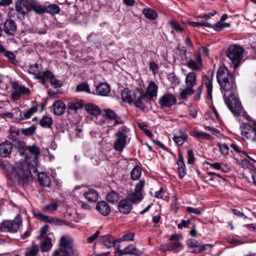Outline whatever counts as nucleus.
I'll return each instance as SVG.
<instances>
[{
    "label": "nucleus",
    "mask_w": 256,
    "mask_h": 256,
    "mask_svg": "<svg viewBox=\"0 0 256 256\" xmlns=\"http://www.w3.org/2000/svg\"><path fill=\"white\" fill-rule=\"evenodd\" d=\"M170 24L172 26V28L177 32H182L184 28L176 20H172L170 22Z\"/></svg>",
    "instance_id": "nucleus-52"
},
{
    "label": "nucleus",
    "mask_w": 256,
    "mask_h": 256,
    "mask_svg": "<svg viewBox=\"0 0 256 256\" xmlns=\"http://www.w3.org/2000/svg\"><path fill=\"white\" fill-rule=\"evenodd\" d=\"M190 25L194 27H198L199 26H205L208 28H212V25L208 22H190Z\"/></svg>",
    "instance_id": "nucleus-55"
},
{
    "label": "nucleus",
    "mask_w": 256,
    "mask_h": 256,
    "mask_svg": "<svg viewBox=\"0 0 256 256\" xmlns=\"http://www.w3.org/2000/svg\"><path fill=\"white\" fill-rule=\"evenodd\" d=\"M190 135L198 139L212 140V137L209 134L198 130H193L190 132Z\"/></svg>",
    "instance_id": "nucleus-32"
},
{
    "label": "nucleus",
    "mask_w": 256,
    "mask_h": 256,
    "mask_svg": "<svg viewBox=\"0 0 256 256\" xmlns=\"http://www.w3.org/2000/svg\"><path fill=\"white\" fill-rule=\"evenodd\" d=\"M186 211L189 213H192L198 215L202 214V212L198 208L188 206L186 208Z\"/></svg>",
    "instance_id": "nucleus-62"
},
{
    "label": "nucleus",
    "mask_w": 256,
    "mask_h": 256,
    "mask_svg": "<svg viewBox=\"0 0 256 256\" xmlns=\"http://www.w3.org/2000/svg\"><path fill=\"white\" fill-rule=\"evenodd\" d=\"M187 155L188 157V164H193L195 160L193 151L191 150H188Z\"/></svg>",
    "instance_id": "nucleus-61"
},
{
    "label": "nucleus",
    "mask_w": 256,
    "mask_h": 256,
    "mask_svg": "<svg viewBox=\"0 0 256 256\" xmlns=\"http://www.w3.org/2000/svg\"><path fill=\"white\" fill-rule=\"evenodd\" d=\"M134 236V233L133 232H130L128 234H124L120 238V241H128L133 240V238Z\"/></svg>",
    "instance_id": "nucleus-59"
},
{
    "label": "nucleus",
    "mask_w": 256,
    "mask_h": 256,
    "mask_svg": "<svg viewBox=\"0 0 256 256\" xmlns=\"http://www.w3.org/2000/svg\"><path fill=\"white\" fill-rule=\"evenodd\" d=\"M217 146L222 154L226 156L228 154L229 148L226 144L219 142L218 143Z\"/></svg>",
    "instance_id": "nucleus-50"
},
{
    "label": "nucleus",
    "mask_w": 256,
    "mask_h": 256,
    "mask_svg": "<svg viewBox=\"0 0 256 256\" xmlns=\"http://www.w3.org/2000/svg\"><path fill=\"white\" fill-rule=\"evenodd\" d=\"M186 86L193 88L197 84V75L194 72H188L186 75L184 80Z\"/></svg>",
    "instance_id": "nucleus-22"
},
{
    "label": "nucleus",
    "mask_w": 256,
    "mask_h": 256,
    "mask_svg": "<svg viewBox=\"0 0 256 256\" xmlns=\"http://www.w3.org/2000/svg\"><path fill=\"white\" fill-rule=\"evenodd\" d=\"M130 132L129 128L126 126H122L114 134L115 140L114 143V148L116 150L122 151L126 144V139Z\"/></svg>",
    "instance_id": "nucleus-4"
},
{
    "label": "nucleus",
    "mask_w": 256,
    "mask_h": 256,
    "mask_svg": "<svg viewBox=\"0 0 256 256\" xmlns=\"http://www.w3.org/2000/svg\"><path fill=\"white\" fill-rule=\"evenodd\" d=\"M194 92V90L193 88L186 86V88L180 94V98L183 100L186 99L189 96L192 95Z\"/></svg>",
    "instance_id": "nucleus-44"
},
{
    "label": "nucleus",
    "mask_w": 256,
    "mask_h": 256,
    "mask_svg": "<svg viewBox=\"0 0 256 256\" xmlns=\"http://www.w3.org/2000/svg\"><path fill=\"white\" fill-rule=\"evenodd\" d=\"M95 116L98 117L102 116L105 120H114V126L116 124H121L124 123L122 119L118 116L116 113H92Z\"/></svg>",
    "instance_id": "nucleus-16"
},
{
    "label": "nucleus",
    "mask_w": 256,
    "mask_h": 256,
    "mask_svg": "<svg viewBox=\"0 0 256 256\" xmlns=\"http://www.w3.org/2000/svg\"><path fill=\"white\" fill-rule=\"evenodd\" d=\"M26 162L20 160L12 164L8 162H0V168L4 170L8 180L11 184L24 185L28 182L32 176L30 167L36 170L38 166V156L40 154V148L36 145L26 148Z\"/></svg>",
    "instance_id": "nucleus-1"
},
{
    "label": "nucleus",
    "mask_w": 256,
    "mask_h": 256,
    "mask_svg": "<svg viewBox=\"0 0 256 256\" xmlns=\"http://www.w3.org/2000/svg\"><path fill=\"white\" fill-rule=\"evenodd\" d=\"M190 224V220H182V222L178 225V227L180 229H182L184 228H186Z\"/></svg>",
    "instance_id": "nucleus-63"
},
{
    "label": "nucleus",
    "mask_w": 256,
    "mask_h": 256,
    "mask_svg": "<svg viewBox=\"0 0 256 256\" xmlns=\"http://www.w3.org/2000/svg\"><path fill=\"white\" fill-rule=\"evenodd\" d=\"M181 246V243L178 241L172 242L164 244L162 246V248L164 251H168L174 250Z\"/></svg>",
    "instance_id": "nucleus-33"
},
{
    "label": "nucleus",
    "mask_w": 256,
    "mask_h": 256,
    "mask_svg": "<svg viewBox=\"0 0 256 256\" xmlns=\"http://www.w3.org/2000/svg\"><path fill=\"white\" fill-rule=\"evenodd\" d=\"M52 124V118L45 116L40 120V124L42 127L50 128Z\"/></svg>",
    "instance_id": "nucleus-42"
},
{
    "label": "nucleus",
    "mask_w": 256,
    "mask_h": 256,
    "mask_svg": "<svg viewBox=\"0 0 256 256\" xmlns=\"http://www.w3.org/2000/svg\"><path fill=\"white\" fill-rule=\"evenodd\" d=\"M85 198L90 202H94L98 200V192L93 189H90L84 194Z\"/></svg>",
    "instance_id": "nucleus-28"
},
{
    "label": "nucleus",
    "mask_w": 256,
    "mask_h": 256,
    "mask_svg": "<svg viewBox=\"0 0 256 256\" xmlns=\"http://www.w3.org/2000/svg\"><path fill=\"white\" fill-rule=\"evenodd\" d=\"M77 92H84L87 93H90V90L89 86L86 82H82L76 86Z\"/></svg>",
    "instance_id": "nucleus-49"
},
{
    "label": "nucleus",
    "mask_w": 256,
    "mask_h": 256,
    "mask_svg": "<svg viewBox=\"0 0 256 256\" xmlns=\"http://www.w3.org/2000/svg\"><path fill=\"white\" fill-rule=\"evenodd\" d=\"M186 244L190 248L192 249L190 252L194 254L200 253L208 248H212V245L210 244H201L198 240L192 238L186 241Z\"/></svg>",
    "instance_id": "nucleus-9"
},
{
    "label": "nucleus",
    "mask_w": 256,
    "mask_h": 256,
    "mask_svg": "<svg viewBox=\"0 0 256 256\" xmlns=\"http://www.w3.org/2000/svg\"><path fill=\"white\" fill-rule=\"evenodd\" d=\"M216 78L222 92H224L225 102L230 110L231 112H242L244 108L240 100L234 96L236 85L228 68L223 66L219 68Z\"/></svg>",
    "instance_id": "nucleus-2"
},
{
    "label": "nucleus",
    "mask_w": 256,
    "mask_h": 256,
    "mask_svg": "<svg viewBox=\"0 0 256 256\" xmlns=\"http://www.w3.org/2000/svg\"><path fill=\"white\" fill-rule=\"evenodd\" d=\"M100 240L101 243L108 248H110L114 246L116 241L114 238L109 234L100 236Z\"/></svg>",
    "instance_id": "nucleus-26"
},
{
    "label": "nucleus",
    "mask_w": 256,
    "mask_h": 256,
    "mask_svg": "<svg viewBox=\"0 0 256 256\" xmlns=\"http://www.w3.org/2000/svg\"><path fill=\"white\" fill-rule=\"evenodd\" d=\"M31 3L28 0H18L15 3L16 10L18 12L24 16L31 10Z\"/></svg>",
    "instance_id": "nucleus-11"
},
{
    "label": "nucleus",
    "mask_w": 256,
    "mask_h": 256,
    "mask_svg": "<svg viewBox=\"0 0 256 256\" xmlns=\"http://www.w3.org/2000/svg\"><path fill=\"white\" fill-rule=\"evenodd\" d=\"M36 130V127L34 126H32L26 128L22 129V133L26 136H30L34 134Z\"/></svg>",
    "instance_id": "nucleus-51"
},
{
    "label": "nucleus",
    "mask_w": 256,
    "mask_h": 256,
    "mask_svg": "<svg viewBox=\"0 0 256 256\" xmlns=\"http://www.w3.org/2000/svg\"><path fill=\"white\" fill-rule=\"evenodd\" d=\"M52 240L48 237H45L43 241L41 242L40 248L44 252H48L52 248Z\"/></svg>",
    "instance_id": "nucleus-36"
},
{
    "label": "nucleus",
    "mask_w": 256,
    "mask_h": 256,
    "mask_svg": "<svg viewBox=\"0 0 256 256\" xmlns=\"http://www.w3.org/2000/svg\"><path fill=\"white\" fill-rule=\"evenodd\" d=\"M59 246V248L54 251L52 256H70L74 254L70 237L65 236H62Z\"/></svg>",
    "instance_id": "nucleus-5"
},
{
    "label": "nucleus",
    "mask_w": 256,
    "mask_h": 256,
    "mask_svg": "<svg viewBox=\"0 0 256 256\" xmlns=\"http://www.w3.org/2000/svg\"><path fill=\"white\" fill-rule=\"evenodd\" d=\"M212 168L216 170H220L224 172H228L230 170V168H227L224 164H220L218 162L210 163L206 162Z\"/></svg>",
    "instance_id": "nucleus-40"
},
{
    "label": "nucleus",
    "mask_w": 256,
    "mask_h": 256,
    "mask_svg": "<svg viewBox=\"0 0 256 256\" xmlns=\"http://www.w3.org/2000/svg\"><path fill=\"white\" fill-rule=\"evenodd\" d=\"M84 110L87 112H101V110L98 106L91 103L85 105Z\"/></svg>",
    "instance_id": "nucleus-47"
},
{
    "label": "nucleus",
    "mask_w": 256,
    "mask_h": 256,
    "mask_svg": "<svg viewBox=\"0 0 256 256\" xmlns=\"http://www.w3.org/2000/svg\"><path fill=\"white\" fill-rule=\"evenodd\" d=\"M84 106L83 102L82 100H75L68 102V107L69 110L76 112L82 108Z\"/></svg>",
    "instance_id": "nucleus-29"
},
{
    "label": "nucleus",
    "mask_w": 256,
    "mask_h": 256,
    "mask_svg": "<svg viewBox=\"0 0 256 256\" xmlns=\"http://www.w3.org/2000/svg\"><path fill=\"white\" fill-rule=\"evenodd\" d=\"M3 54L8 58L11 63L14 64L16 56L13 52L6 50Z\"/></svg>",
    "instance_id": "nucleus-57"
},
{
    "label": "nucleus",
    "mask_w": 256,
    "mask_h": 256,
    "mask_svg": "<svg viewBox=\"0 0 256 256\" xmlns=\"http://www.w3.org/2000/svg\"><path fill=\"white\" fill-rule=\"evenodd\" d=\"M28 72L30 74H34V78L36 79V76H38V75L40 74L38 64H36L30 66L28 69Z\"/></svg>",
    "instance_id": "nucleus-48"
},
{
    "label": "nucleus",
    "mask_w": 256,
    "mask_h": 256,
    "mask_svg": "<svg viewBox=\"0 0 256 256\" xmlns=\"http://www.w3.org/2000/svg\"><path fill=\"white\" fill-rule=\"evenodd\" d=\"M143 14L146 18L150 20H154L158 16L157 12L150 8L144 9Z\"/></svg>",
    "instance_id": "nucleus-45"
},
{
    "label": "nucleus",
    "mask_w": 256,
    "mask_h": 256,
    "mask_svg": "<svg viewBox=\"0 0 256 256\" xmlns=\"http://www.w3.org/2000/svg\"><path fill=\"white\" fill-rule=\"evenodd\" d=\"M46 13L50 14H58L60 12V8L56 4H50L47 6H45Z\"/></svg>",
    "instance_id": "nucleus-34"
},
{
    "label": "nucleus",
    "mask_w": 256,
    "mask_h": 256,
    "mask_svg": "<svg viewBox=\"0 0 256 256\" xmlns=\"http://www.w3.org/2000/svg\"><path fill=\"white\" fill-rule=\"evenodd\" d=\"M33 113H0V116L6 120H10L12 122H20L24 119L30 118Z\"/></svg>",
    "instance_id": "nucleus-10"
},
{
    "label": "nucleus",
    "mask_w": 256,
    "mask_h": 256,
    "mask_svg": "<svg viewBox=\"0 0 256 256\" xmlns=\"http://www.w3.org/2000/svg\"><path fill=\"white\" fill-rule=\"evenodd\" d=\"M127 251H128V254H134L136 256H140L142 252L137 248L134 246L132 244H130L126 247Z\"/></svg>",
    "instance_id": "nucleus-46"
},
{
    "label": "nucleus",
    "mask_w": 256,
    "mask_h": 256,
    "mask_svg": "<svg viewBox=\"0 0 256 256\" xmlns=\"http://www.w3.org/2000/svg\"><path fill=\"white\" fill-rule=\"evenodd\" d=\"M106 199L110 203H117L120 200L119 194L113 190L110 192L106 196Z\"/></svg>",
    "instance_id": "nucleus-35"
},
{
    "label": "nucleus",
    "mask_w": 256,
    "mask_h": 256,
    "mask_svg": "<svg viewBox=\"0 0 256 256\" xmlns=\"http://www.w3.org/2000/svg\"><path fill=\"white\" fill-rule=\"evenodd\" d=\"M100 232L98 230L96 231L93 235L89 237L87 240L89 243L92 242L94 240H96L98 236L100 234Z\"/></svg>",
    "instance_id": "nucleus-64"
},
{
    "label": "nucleus",
    "mask_w": 256,
    "mask_h": 256,
    "mask_svg": "<svg viewBox=\"0 0 256 256\" xmlns=\"http://www.w3.org/2000/svg\"><path fill=\"white\" fill-rule=\"evenodd\" d=\"M121 96L123 102L128 103L132 102L133 99L132 96V92L128 89L123 90L122 91Z\"/></svg>",
    "instance_id": "nucleus-38"
},
{
    "label": "nucleus",
    "mask_w": 256,
    "mask_h": 256,
    "mask_svg": "<svg viewBox=\"0 0 256 256\" xmlns=\"http://www.w3.org/2000/svg\"><path fill=\"white\" fill-rule=\"evenodd\" d=\"M45 6H43L38 2H33L31 3V10L38 14H42L46 13Z\"/></svg>",
    "instance_id": "nucleus-30"
},
{
    "label": "nucleus",
    "mask_w": 256,
    "mask_h": 256,
    "mask_svg": "<svg viewBox=\"0 0 256 256\" xmlns=\"http://www.w3.org/2000/svg\"><path fill=\"white\" fill-rule=\"evenodd\" d=\"M110 91V86L106 83H101L96 88L97 94L102 96H108Z\"/></svg>",
    "instance_id": "nucleus-25"
},
{
    "label": "nucleus",
    "mask_w": 256,
    "mask_h": 256,
    "mask_svg": "<svg viewBox=\"0 0 256 256\" xmlns=\"http://www.w3.org/2000/svg\"><path fill=\"white\" fill-rule=\"evenodd\" d=\"M142 194L140 193L134 192L130 194L128 196V198L130 201L132 203H136L140 202L142 199Z\"/></svg>",
    "instance_id": "nucleus-43"
},
{
    "label": "nucleus",
    "mask_w": 256,
    "mask_h": 256,
    "mask_svg": "<svg viewBox=\"0 0 256 256\" xmlns=\"http://www.w3.org/2000/svg\"><path fill=\"white\" fill-rule=\"evenodd\" d=\"M195 60H190L186 62V66L194 71L201 70L203 68L202 61L200 53H196Z\"/></svg>",
    "instance_id": "nucleus-13"
},
{
    "label": "nucleus",
    "mask_w": 256,
    "mask_h": 256,
    "mask_svg": "<svg viewBox=\"0 0 256 256\" xmlns=\"http://www.w3.org/2000/svg\"><path fill=\"white\" fill-rule=\"evenodd\" d=\"M145 185V181L144 180H140L135 186L134 192L142 194V189Z\"/></svg>",
    "instance_id": "nucleus-56"
},
{
    "label": "nucleus",
    "mask_w": 256,
    "mask_h": 256,
    "mask_svg": "<svg viewBox=\"0 0 256 256\" xmlns=\"http://www.w3.org/2000/svg\"><path fill=\"white\" fill-rule=\"evenodd\" d=\"M53 74L52 72L47 70L44 71L42 74L40 72L38 76H36V79L40 80V83L44 85L46 80L50 79L53 77Z\"/></svg>",
    "instance_id": "nucleus-31"
},
{
    "label": "nucleus",
    "mask_w": 256,
    "mask_h": 256,
    "mask_svg": "<svg viewBox=\"0 0 256 256\" xmlns=\"http://www.w3.org/2000/svg\"><path fill=\"white\" fill-rule=\"evenodd\" d=\"M22 224V219L20 215L17 216L13 220H4L0 226V231L4 230L10 232H16Z\"/></svg>",
    "instance_id": "nucleus-7"
},
{
    "label": "nucleus",
    "mask_w": 256,
    "mask_h": 256,
    "mask_svg": "<svg viewBox=\"0 0 256 256\" xmlns=\"http://www.w3.org/2000/svg\"><path fill=\"white\" fill-rule=\"evenodd\" d=\"M96 209L100 214L104 216H108L111 211L109 204L104 200L98 202Z\"/></svg>",
    "instance_id": "nucleus-20"
},
{
    "label": "nucleus",
    "mask_w": 256,
    "mask_h": 256,
    "mask_svg": "<svg viewBox=\"0 0 256 256\" xmlns=\"http://www.w3.org/2000/svg\"><path fill=\"white\" fill-rule=\"evenodd\" d=\"M173 136L172 140L178 146H182L184 144V142L187 140L186 139L184 138L182 136H178L176 134H173Z\"/></svg>",
    "instance_id": "nucleus-53"
},
{
    "label": "nucleus",
    "mask_w": 256,
    "mask_h": 256,
    "mask_svg": "<svg viewBox=\"0 0 256 256\" xmlns=\"http://www.w3.org/2000/svg\"><path fill=\"white\" fill-rule=\"evenodd\" d=\"M243 52L244 49L242 47L236 45L231 46L228 48L226 52V56L233 64L234 70L240 66Z\"/></svg>",
    "instance_id": "nucleus-6"
},
{
    "label": "nucleus",
    "mask_w": 256,
    "mask_h": 256,
    "mask_svg": "<svg viewBox=\"0 0 256 256\" xmlns=\"http://www.w3.org/2000/svg\"><path fill=\"white\" fill-rule=\"evenodd\" d=\"M50 84L51 86L54 88H60L62 85V82L56 79L54 76L50 80Z\"/></svg>",
    "instance_id": "nucleus-58"
},
{
    "label": "nucleus",
    "mask_w": 256,
    "mask_h": 256,
    "mask_svg": "<svg viewBox=\"0 0 256 256\" xmlns=\"http://www.w3.org/2000/svg\"><path fill=\"white\" fill-rule=\"evenodd\" d=\"M12 91L10 96L14 100H18L22 95H29L30 93L28 88L19 84L18 82H13L12 84Z\"/></svg>",
    "instance_id": "nucleus-8"
},
{
    "label": "nucleus",
    "mask_w": 256,
    "mask_h": 256,
    "mask_svg": "<svg viewBox=\"0 0 256 256\" xmlns=\"http://www.w3.org/2000/svg\"><path fill=\"white\" fill-rule=\"evenodd\" d=\"M39 250V247L37 245L33 244L32 246L26 248L24 252L25 256H36Z\"/></svg>",
    "instance_id": "nucleus-39"
},
{
    "label": "nucleus",
    "mask_w": 256,
    "mask_h": 256,
    "mask_svg": "<svg viewBox=\"0 0 256 256\" xmlns=\"http://www.w3.org/2000/svg\"><path fill=\"white\" fill-rule=\"evenodd\" d=\"M242 164L246 168V170H248L250 172L253 180L254 184L256 186V169L246 159L242 160Z\"/></svg>",
    "instance_id": "nucleus-21"
},
{
    "label": "nucleus",
    "mask_w": 256,
    "mask_h": 256,
    "mask_svg": "<svg viewBox=\"0 0 256 256\" xmlns=\"http://www.w3.org/2000/svg\"><path fill=\"white\" fill-rule=\"evenodd\" d=\"M16 25L12 20H8L4 23V30L8 34L12 35L16 32Z\"/></svg>",
    "instance_id": "nucleus-23"
},
{
    "label": "nucleus",
    "mask_w": 256,
    "mask_h": 256,
    "mask_svg": "<svg viewBox=\"0 0 256 256\" xmlns=\"http://www.w3.org/2000/svg\"><path fill=\"white\" fill-rule=\"evenodd\" d=\"M12 149V144L6 140L0 144V156L6 158L10 154Z\"/></svg>",
    "instance_id": "nucleus-17"
},
{
    "label": "nucleus",
    "mask_w": 256,
    "mask_h": 256,
    "mask_svg": "<svg viewBox=\"0 0 256 256\" xmlns=\"http://www.w3.org/2000/svg\"><path fill=\"white\" fill-rule=\"evenodd\" d=\"M158 92V86L154 81L150 82L146 90H142L140 96H138L134 101V105L140 110H144L146 104L154 100L156 98Z\"/></svg>",
    "instance_id": "nucleus-3"
},
{
    "label": "nucleus",
    "mask_w": 256,
    "mask_h": 256,
    "mask_svg": "<svg viewBox=\"0 0 256 256\" xmlns=\"http://www.w3.org/2000/svg\"><path fill=\"white\" fill-rule=\"evenodd\" d=\"M255 124L252 126L250 124H244L241 131L242 135L247 139L254 140Z\"/></svg>",
    "instance_id": "nucleus-18"
},
{
    "label": "nucleus",
    "mask_w": 256,
    "mask_h": 256,
    "mask_svg": "<svg viewBox=\"0 0 256 256\" xmlns=\"http://www.w3.org/2000/svg\"><path fill=\"white\" fill-rule=\"evenodd\" d=\"M58 204L56 202H52L49 204H48L42 208V210L44 211L53 212L56 210L58 209Z\"/></svg>",
    "instance_id": "nucleus-54"
},
{
    "label": "nucleus",
    "mask_w": 256,
    "mask_h": 256,
    "mask_svg": "<svg viewBox=\"0 0 256 256\" xmlns=\"http://www.w3.org/2000/svg\"><path fill=\"white\" fill-rule=\"evenodd\" d=\"M202 84L200 86H202V88L204 86L206 88L207 93L206 98L208 100H212L213 89L212 78L207 76H202Z\"/></svg>",
    "instance_id": "nucleus-15"
},
{
    "label": "nucleus",
    "mask_w": 256,
    "mask_h": 256,
    "mask_svg": "<svg viewBox=\"0 0 256 256\" xmlns=\"http://www.w3.org/2000/svg\"><path fill=\"white\" fill-rule=\"evenodd\" d=\"M176 102V96L170 93L165 94L158 100L159 104L162 107H170Z\"/></svg>",
    "instance_id": "nucleus-14"
},
{
    "label": "nucleus",
    "mask_w": 256,
    "mask_h": 256,
    "mask_svg": "<svg viewBox=\"0 0 256 256\" xmlns=\"http://www.w3.org/2000/svg\"><path fill=\"white\" fill-rule=\"evenodd\" d=\"M142 175V170L140 166L136 165L134 166L130 172L131 178L132 180L138 179Z\"/></svg>",
    "instance_id": "nucleus-41"
},
{
    "label": "nucleus",
    "mask_w": 256,
    "mask_h": 256,
    "mask_svg": "<svg viewBox=\"0 0 256 256\" xmlns=\"http://www.w3.org/2000/svg\"><path fill=\"white\" fill-rule=\"evenodd\" d=\"M54 112H65L66 106L62 100H58L52 104Z\"/></svg>",
    "instance_id": "nucleus-37"
},
{
    "label": "nucleus",
    "mask_w": 256,
    "mask_h": 256,
    "mask_svg": "<svg viewBox=\"0 0 256 256\" xmlns=\"http://www.w3.org/2000/svg\"><path fill=\"white\" fill-rule=\"evenodd\" d=\"M178 168V172L180 178H182L186 174V170L184 162V158L181 153L178 154V159L176 162Z\"/></svg>",
    "instance_id": "nucleus-19"
},
{
    "label": "nucleus",
    "mask_w": 256,
    "mask_h": 256,
    "mask_svg": "<svg viewBox=\"0 0 256 256\" xmlns=\"http://www.w3.org/2000/svg\"><path fill=\"white\" fill-rule=\"evenodd\" d=\"M38 178L40 185L45 187H50L51 182L50 177L44 172H40L38 175Z\"/></svg>",
    "instance_id": "nucleus-27"
},
{
    "label": "nucleus",
    "mask_w": 256,
    "mask_h": 256,
    "mask_svg": "<svg viewBox=\"0 0 256 256\" xmlns=\"http://www.w3.org/2000/svg\"><path fill=\"white\" fill-rule=\"evenodd\" d=\"M33 214L35 218L44 222H48L52 224H54L58 226H60L65 224V222L62 220L52 216L44 215L38 212H34Z\"/></svg>",
    "instance_id": "nucleus-12"
},
{
    "label": "nucleus",
    "mask_w": 256,
    "mask_h": 256,
    "mask_svg": "<svg viewBox=\"0 0 256 256\" xmlns=\"http://www.w3.org/2000/svg\"><path fill=\"white\" fill-rule=\"evenodd\" d=\"M19 132L18 130H10V134H8V138L14 141L16 140L18 136Z\"/></svg>",
    "instance_id": "nucleus-60"
},
{
    "label": "nucleus",
    "mask_w": 256,
    "mask_h": 256,
    "mask_svg": "<svg viewBox=\"0 0 256 256\" xmlns=\"http://www.w3.org/2000/svg\"><path fill=\"white\" fill-rule=\"evenodd\" d=\"M132 210V205L126 200H122L118 204L119 212L122 214H128Z\"/></svg>",
    "instance_id": "nucleus-24"
}]
</instances>
